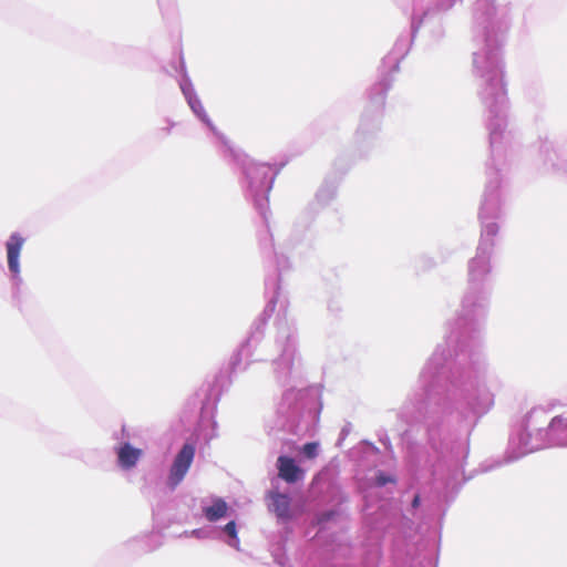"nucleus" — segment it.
I'll return each mask as SVG.
<instances>
[{
  "label": "nucleus",
  "instance_id": "obj_9",
  "mask_svg": "<svg viewBox=\"0 0 567 567\" xmlns=\"http://www.w3.org/2000/svg\"><path fill=\"white\" fill-rule=\"evenodd\" d=\"M168 484L172 489H174L177 484V457L172 463Z\"/></svg>",
  "mask_w": 567,
  "mask_h": 567
},
{
  "label": "nucleus",
  "instance_id": "obj_5",
  "mask_svg": "<svg viewBox=\"0 0 567 567\" xmlns=\"http://www.w3.org/2000/svg\"><path fill=\"white\" fill-rule=\"evenodd\" d=\"M228 511V505L223 498H216L213 501L210 506H207L203 509L205 517L209 522H216L223 518Z\"/></svg>",
  "mask_w": 567,
  "mask_h": 567
},
{
  "label": "nucleus",
  "instance_id": "obj_6",
  "mask_svg": "<svg viewBox=\"0 0 567 567\" xmlns=\"http://www.w3.org/2000/svg\"><path fill=\"white\" fill-rule=\"evenodd\" d=\"M272 509L280 518H288L290 515V498L286 494L274 493L271 495Z\"/></svg>",
  "mask_w": 567,
  "mask_h": 567
},
{
  "label": "nucleus",
  "instance_id": "obj_11",
  "mask_svg": "<svg viewBox=\"0 0 567 567\" xmlns=\"http://www.w3.org/2000/svg\"><path fill=\"white\" fill-rule=\"evenodd\" d=\"M419 504H420V496H419V495H416V496L413 498V501H412V506H413V507H417V506H419Z\"/></svg>",
  "mask_w": 567,
  "mask_h": 567
},
{
  "label": "nucleus",
  "instance_id": "obj_12",
  "mask_svg": "<svg viewBox=\"0 0 567 567\" xmlns=\"http://www.w3.org/2000/svg\"><path fill=\"white\" fill-rule=\"evenodd\" d=\"M560 422V419L559 417H554L550 422V426L551 427H555L558 423Z\"/></svg>",
  "mask_w": 567,
  "mask_h": 567
},
{
  "label": "nucleus",
  "instance_id": "obj_2",
  "mask_svg": "<svg viewBox=\"0 0 567 567\" xmlns=\"http://www.w3.org/2000/svg\"><path fill=\"white\" fill-rule=\"evenodd\" d=\"M24 239L19 234H12L7 243L8 266L12 274L20 271L19 257L22 250Z\"/></svg>",
  "mask_w": 567,
  "mask_h": 567
},
{
  "label": "nucleus",
  "instance_id": "obj_10",
  "mask_svg": "<svg viewBox=\"0 0 567 567\" xmlns=\"http://www.w3.org/2000/svg\"><path fill=\"white\" fill-rule=\"evenodd\" d=\"M225 533L231 537V538H236L237 537V529H236V523L234 520L227 523L225 525V528H224Z\"/></svg>",
  "mask_w": 567,
  "mask_h": 567
},
{
  "label": "nucleus",
  "instance_id": "obj_4",
  "mask_svg": "<svg viewBox=\"0 0 567 567\" xmlns=\"http://www.w3.org/2000/svg\"><path fill=\"white\" fill-rule=\"evenodd\" d=\"M195 450L196 449L194 444L185 443L179 451V482L183 480L190 467L195 456Z\"/></svg>",
  "mask_w": 567,
  "mask_h": 567
},
{
  "label": "nucleus",
  "instance_id": "obj_14",
  "mask_svg": "<svg viewBox=\"0 0 567 567\" xmlns=\"http://www.w3.org/2000/svg\"><path fill=\"white\" fill-rule=\"evenodd\" d=\"M260 168H261V169H268V171L270 169V167H269V166H267V165H262V166H260Z\"/></svg>",
  "mask_w": 567,
  "mask_h": 567
},
{
  "label": "nucleus",
  "instance_id": "obj_3",
  "mask_svg": "<svg viewBox=\"0 0 567 567\" xmlns=\"http://www.w3.org/2000/svg\"><path fill=\"white\" fill-rule=\"evenodd\" d=\"M143 451L124 443L117 449V461L122 468L130 470L134 467L141 458Z\"/></svg>",
  "mask_w": 567,
  "mask_h": 567
},
{
  "label": "nucleus",
  "instance_id": "obj_8",
  "mask_svg": "<svg viewBox=\"0 0 567 567\" xmlns=\"http://www.w3.org/2000/svg\"><path fill=\"white\" fill-rule=\"evenodd\" d=\"M302 452L307 458H315L318 455V443L309 442L302 446Z\"/></svg>",
  "mask_w": 567,
  "mask_h": 567
},
{
  "label": "nucleus",
  "instance_id": "obj_13",
  "mask_svg": "<svg viewBox=\"0 0 567 567\" xmlns=\"http://www.w3.org/2000/svg\"><path fill=\"white\" fill-rule=\"evenodd\" d=\"M378 481H379V485H384V484H386V482H388L389 480L383 478L382 476H380V477L378 478Z\"/></svg>",
  "mask_w": 567,
  "mask_h": 567
},
{
  "label": "nucleus",
  "instance_id": "obj_1",
  "mask_svg": "<svg viewBox=\"0 0 567 567\" xmlns=\"http://www.w3.org/2000/svg\"><path fill=\"white\" fill-rule=\"evenodd\" d=\"M277 470L278 476L288 484H293L305 476V471L296 464L295 460L285 455L277 458Z\"/></svg>",
  "mask_w": 567,
  "mask_h": 567
},
{
  "label": "nucleus",
  "instance_id": "obj_7",
  "mask_svg": "<svg viewBox=\"0 0 567 567\" xmlns=\"http://www.w3.org/2000/svg\"><path fill=\"white\" fill-rule=\"evenodd\" d=\"M183 93L184 95L186 96L187 101H188V104L190 106V109L199 116V117H203L204 116V109H203V105L200 103V101L193 96L188 90L186 89H183Z\"/></svg>",
  "mask_w": 567,
  "mask_h": 567
}]
</instances>
